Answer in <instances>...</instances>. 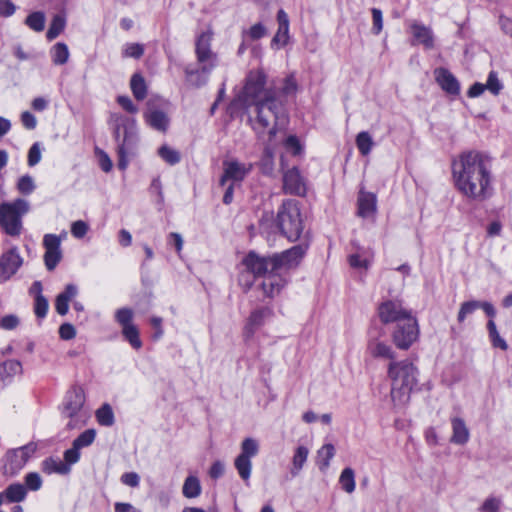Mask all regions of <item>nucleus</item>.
<instances>
[{
    "label": "nucleus",
    "instance_id": "obj_1",
    "mask_svg": "<svg viewBox=\"0 0 512 512\" xmlns=\"http://www.w3.org/2000/svg\"><path fill=\"white\" fill-rule=\"evenodd\" d=\"M452 173L456 188L466 197L483 201L491 195L490 159L479 151L463 152L453 161Z\"/></svg>",
    "mask_w": 512,
    "mask_h": 512
},
{
    "label": "nucleus",
    "instance_id": "obj_2",
    "mask_svg": "<svg viewBox=\"0 0 512 512\" xmlns=\"http://www.w3.org/2000/svg\"><path fill=\"white\" fill-rule=\"evenodd\" d=\"M255 121L253 124L254 131L260 135L265 131L268 132V143L264 149V161L272 164L274 157L273 146L274 137L285 130L288 123V115L283 104L275 97L254 105Z\"/></svg>",
    "mask_w": 512,
    "mask_h": 512
},
{
    "label": "nucleus",
    "instance_id": "obj_3",
    "mask_svg": "<svg viewBox=\"0 0 512 512\" xmlns=\"http://www.w3.org/2000/svg\"><path fill=\"white\" fill-rule=\"evenodd\" d=\"M213 33L202 32L196 39L195 54L198 67L188 65L185 68L187 81L194 87H201L208 82L212 70L218 65V55L211 49Z\"/></svg>",
    "mask_w": 512,
    "mask_h": 512
},
{
    "label": "nucleus",
    "instance_id": "obj_4",
    "mask_svg": "<svg viewBox=\"0 0 512 512\" xmlns=\"http://www.w3.org/2000/svg\"><path fill=\"white\" fill-rule=\"evenodd\" d=\"M417 368L408 360L391 361L388 377L391 380V399L395 406L402 407L410 400V394L417 384Z\"/></svg>",
    "mask_w": 512,
    "mask_h": 512
},
{
    "label": "nucleus",
    "instance_id": "obj_5",
    "mask_svg": "<svg viewBox=\"0 0 512 512\" xmlns=\"http://www.w3.org/2000/svg\"><path fill=\"white\" fill-rule=\"evenodd\" d=\"M109 121L113 125V137L117 144L118 168L125 170L128 156L133 153L138 142L136 121L117 113L111 114Z\"/></svg>",
    "mask_w": 512,
    "mask_h": 512
},
{
    "label": "nucleus",
    "instance_id": "obj_6",
    "mask_svg": "<svg viewBox=\"0 0 512 512\" xmlns=\"http://www.w3.org/2000/svg\"><path fill=\"white\" fill-rule=\"evenodd\" d=\"M30 211V204L23 198L0 204V228L8 236L17 238L23 231V217Z\"/></svg>",
    "mask_w": 512,
    "mask_h": 512
},
{
    "label": "nucleus",
    "instance_id": "obj_7",
    "mask_svg": "<svg viewBox=\"0 0 512 512\" xmlns=\"http://www.w3.org/2000/svg\"><path fill=\"white\" fill-rule=\"evenodd\" d=\"M276 96L272 87H266V75L261 70L250 71L242 91L241 99L248 108Z\"/></svg>",
    "mask_w": 512,
    "mask_h": 512
},
{
    "label": "nucleus",
    "instance_id": "obj_8",
    "mask_svg": "<svg viewBox=\"0 0 512 512\" xmlns=\"http://www.w3.org/2000/svg\"><path fill=\"white\" fill-rule=\"evenodd\" d=\"M277 225L282 234L291 241H296L303 230L300 208L294 200H286L277 213Z\"/></svg>",
    "mask_w": 512,
    "mask_h": 512
},
{
    "label": "nucleus",
    "instance_id": "obj_9",
    "mask_svg": "<svg viewBox=\"0 0 512 512\" xmlns=\"http://www.w3.org/2000/svg\"><path fill=\"white\" fill-rule=\"evenodd\" d=\"M241 263L245 271L239 276V284L246 290H249L253 285V281L248 278L246 273L252 274L253 278H257L265 277L270 272H276L273 255L261 256L254 251H250Z\"/></svg>",
    "mask_w": 512,
    "mask_h": 512
},
{
    "label": "nucleus",
    "instance_id": "obj_10",
    "mask_svg": "<svg viewBox=\"0 0 512 512\" xmlns=\"http://www.w3.org/2000/svg\"><path fill=\"white\" fill-rule=\"evenodd\" d=\"M85 394L79 386L72 387L66 394L62 407V415L69 418L67 427L74 429L85 424L88 412L84 408Z\"/></svg>",
    "mask_w": 512,
    "mask_h": 512
},
{
    "label": "nucleus",
    "instance_id": "obj_11",
    "mask_svg": "<svg viewBox=\"0 0 512 512\" xmlns=\"http://www.w3.org/2000/svg\"><path fill=\"white\" fill-rule=\"evenodd\" d=\"M259 453V443L256 439L247 437L241 443V452L234 460L239 477L249 485L252 472V458Z\"/></svg>",
    "mask_w": 512,
    "mask_h": 512
},
{
    "label": "nucleus",
    "instance_id": "obj_12",
    "mask_svg": "<svg viewBox=\"0 0 512 512\" xmlns=\"http://www.w3.org/2000/svg\"><path fill=\"white\" fill-rule=\"evenodd\" d=\"M419 337V326L417 319L410 315L395 324L392 332L394 344L402 350H407Z\"/></svg>",
    "mask_w": 512,
    "mask_h": 512
},
{
    "label": "nucleus",
    "instance_id": "obj_13",
    "mask_svg": "<svg viewBox=\"0 0 512 512\" xmlns=\"http://www.w3.org/2000/svg\"><path fill=\"white\" fill-rule=\"evenodd\" d=\"M377 314L383 324H396L412 315V312L403 305L401 300L387 299L379 304Z\"/></svg>",
    "mask_w": 512,
    "mask_h": 512
},
{
    "label": "nucleus",
    "instance_id": "obj_14",
    "mask_svg": "<svg viewBox=\"0 0 512 512\" xmlns=\"http://www.w3.org/2000/svg\"><path fill=\"white\" fill-rule=\"evenodd\" d=\"M307 248L306 244H299L281 253L273 254L276 271L296 268L305 256Z\"/></svg>",
    "mask_w": 512,
    "mask_h": 512
},
{
    "label": "nucleus",
    "instance_id": "obj_15",
    "mask_svg": "<svg viewBox=\"0 0 512 512\" xmlns=\"http://www.w3.org/2000/svg\"><path fill=\"white\" fill-rule=\"evenodd\" d=\"M34 449L25 445L16 449L8 450L3 458V472L6 475H14L26 464L30 453Z\"/></svg>",
    "mask_w": 512,
    "mask_h": 512
},
{
    "label": "nucleus",
    "instance_id": "obj_16",
    "mask_svg": "<svg viewBox=\"0 0 512 512\" xmlns=\"http://www.w3.org/2000/svg\"><path fill=\"white\" fill-rule=\"evenodd\" d=\"M252 164L241 163L236 159L225 160L223 162V174L220 178V185L225 186L227 182L236 183L242 182L246 176L251 172Z\"/></svg>",
    "mask_w": 512,
    "mask_h": 512
},
{
    "label": "nucleus",
    "instance_id": "obj_17",
    "mask_svg": "<svg viewBox=\"0 0 512 512\" xmlns=\"http://www.w3.org/2000/svg\"><path fill=\"white\" fill-rule=\"evenodd\" d=\"M23 264L18 248L12 247L0 256V283L8 281Z\"/></svg>",
    "mask_w": 512,
    "mask_h": 512
},
{
    "label": "nucleus",
    "instance_id": "obj_18",
    "mask_svg": "<svg viewBox=\"0 0 512 512\" xmlns=\"http://www.w3.org/2000/svg\"><path fill=\"white\" fill-rule=\"evenodd\" d=\"M43 246L45 266L47 270L52 271L62 259L61 239L55 234H46L43 237Z\"/></svg>",
    "mask_w": 512,
    "mask_h": 512
},
{
    "label": "nucleus",
    "instance_id": "obj_19",
    "mask_svg": "<svg viewBox=\"0 0 512 512\" xmlns=\"http://www.w3.org/2000/svg\"><path fill=\"white\" fill-rule=\"evenodd\" d=\"M283 189L287 194L299 196L306 192L305 183L297 168L293 167L284 173Z\"/></svg>",
    "mask_w": 512,
    "mask_h": 512
},
{
    "label": "nucleus",
    "instance_id": "obj_20",
    "mask_svg": "<svg viewBox=\"0 0 512 512\" xmlns=\"http://www.w3.org/2000/svg\"><path fill=\"white\" fill-rule=\"evenodd\" d=\"M281 271L270 272L261 283V290L268 298H274L287 284V280L281 275Z\"/></svg>",
    "mask_w": 512,
    "mask_h": 512
},
{
    "label": "nucleus",
    "instance_id": "obj_21",
    "mask_svg": "<svg viewBox=\"0 0 512 512\" xmlns=\"http://www.w3.org/2000/svg\"><path fill=\"white\" fill-rule=\"evenodd\" d=\"M413 40L412 45H423L425 49H432L434 47V35L431 28L414 22L410 25Z\"/></svg>",
    "mask_w": 512,
    "mask_h": 512
},
{
    "label": "nucleus",
    "instance_id": "obj_22",
    "mask_svg": "<svg viewBox=\"0 0 512 512\" xmlns=\"http://www.w3.org/2000/svg\"><path fill=\"white\" fill-rule=\"evenodd\" d=\"M278 29L274 37L272 38V47H284L289 41V18L287 13L280 9L277 13Z\"/></svg>",
    "mask_w": 512,
    "mask_h": 512
},
{
    "label": "nucleus",
    "instance_id": "obj_23",
    "mask_svg": "<svg viewBox=\"0 0 512 512\" xmlns=\"http://www.w3.org/2000/svg\"><path fill=\"white\" fill-rule=\"evenodd\" d=\"M272 310L268 307H263L254 310L248 318L244 328V335L246 338L253 336L256 329L263 325L264 320L271 316Z\"/></svg>",
    "mask_w": 512,
    "mask_h": 512
},
{
    "label": "nucleus",
    "instance_id": "obj_24",
    "mask_svg": "<svg viewBox=\"0 0 512 512\" xmlns=\"http://www.w3.org/2000/svg\"><path fill=\"white\" fill-rule=\"evenodd\" d=\"M22 373V365L18 360L10 359L0 363V391L4 389L17 374Z\"/></svg>",
    "mask_w": 512,
    "mask_h": 512
},
{
    "label": "nucleus",
    "instance_id": "obj_25",
    "mask_svg": "<svg viewBox=\"0 0 512 512\" xmlns=\"http://www.w3.org/2000/svg\"><path fill=\"white\" fill-rule=\"evenodd\" d=\"M436 80L441 88L451 95H458L460 85L458 80L447 69L440 68L435 71Z\"/></svg>",
    "mask_w": 512,
    "mask_h": 512
},
{
    "label": "nucleus",
    "instance_id": "obj_26",
    "mask_svg": "<svg viewBox=\"0 0 512 512\" xmlns=\"http://www.w3.org/2000/svg\"><path fill=\"white\" fill-rule=\"evenodd\" d=\"M144 119L151 128L157 131L165 132L168 129L169 118L163 111L149 109L144 113Z\"/></svg>",
    "mask_w": 512,
    "mask_h": 512
},
{
    "label": "nucleus",
    "instance_id": "obj_27",
    "mask_svg": "<svg viewBox=\"0 0 512 512\" xmlns=\"http://www.w3.org/2000/svg\"><path fill=\"white\" fill-rule=\"evenodd\" d=\"M367 350L374 358H382L392 361L395 358L392 347L377 338H373L368 341Z\"/></svg>",
    "mask_w": 512,
    "mask_h": 512
},
{
    "label": "nucleus",
    "instance_id": "obj_28",
    "mask_svg": "<svg viewBox=\"0 0 512 512\" xmlns=\"http://www.w3.org/2000/svg\"><path fill=\"white\" fill-rule=\"evenodd\" d=\"M452 425V436L450 441L457 445H464L468 442L470 437L469 429L467 428L465 421L459 417H453L451 419Z\"/></svg>",
    "mask_w": 512,
    "mask_h": 512
},
{
    "label": "nucleus",
    "instance_id": "obj_29",
    "mask_svg": "<svg viewBox=\"0 0 512 512\" xmlns=\"http://www.w3.org/2000/svg\"><path fill=\"white\" fill-rule=\"evenodd\" d=\"M77 287L73 284H68L65 290L58 294L55 300L56 312L64 316L67 314L69 309V302L77 295Z\"/></svg>",
    "mask_w": 512,
    "mask_h": 512
},
{
    "label": "nucleus",
    "instance_id": "obj_30",
    "mask_svg": "<svg viewBox=\"0 0 512 512\" xmlns=\"http://www.w3.org/2000/svg\"><path fill=\"white\" fill-rule=\"evenodd\" d=\"M358 214L368 217L376 211V195L370 192L360 191L358 196Z\"/></svg>",
    "mask_w": 512,
    "mask_h": 512
},
{
    "label": "nucleus",
    "instance_id": "obj_31",
    "mask_svg": "<svg viewBox=\"0 0 512 512\" xmlns=\"http://www.w3.org/2000/svg\"><path fill=\"white\" fill-rule=\"evenodd\" d=\"M4 496L9 503H19L25 500L27 490L23 484H10L4 491Z\"/></svg>",
    "mask_w": 512,
    "mask_h": 512
},
{
    "label": "nucleus",
    "instance_id": "obj_32",
    "mask_svg": "<svg viewBox=\"0 0 512 512\" xmlns=\"http://www.w3.org/2000/svg\"><path fill=\"white\" fill-rule=\"evenodd\" d=\"M309 450L305 446H299L296 448L292 458V468L290 473L293 477L297 476L302 470L305 462L307 461Z\"/></svg>",
    "mask_w": 512,
    "mask_h": 512
},
{
    "label": "nucleus",
    "instance_id": "obj_33",
    "mask_svg": "<svg viewBox=\"0 0 512 512\" xmlns=\"http://www.w3.org/2000/svg\"><path fill=\"white\" fill-rule=\"evenodd\" d=\"M42 470L47 474H68L70 472V466L64 463L62 460L48 458L42 463Z\"/></svg>",
    "mask_w": 512,
    "mask_h": 512
},
{
    "label": "nucleus",
    "instance_id": "obj_34",
    "mask_svg": "<svg viewBox=\"0 0 512 512\" xmlns=\"http://www.w3.org/2000/svg\"><path fill=\"white\" fill-rule=\"evenodd\" d=\"M52 62L55 65H63L69 59L68 46L63 42H58L50 50Z\"/></svg>",
    "mask_w": 512,
    "mask_h": 512
},
{
    "label": "nucleus",
    "instance_id": "obj_35",
    "mask_svg": "<svg viewBox=\"0 0 512 512\" xmlns=\"http://www.w3.org/2000/svg\"><path fill=\"white\" fill-rule=\"evenodd\" d=\"M130 88L133 96L141 101L145 99L147 95V85L145 79L140 74H134L130 80Z\"/></svg>",
    "mask_w": 512,
    "mask_h": 512
},
{
    "label": "nucleus",
    "instance_id": "obj_36",
    "mask_svg": "<svg viewBox=\"0 0 512 512\" xmlns=\"http://www.w3.org/2000/svg\"><path fill=\"white\" fill-rule=\"evenodd\" d=\"M182 492L186 498L198 497L201 493L199 479L195 476L187 477L184 481Z\"/></svg>",
    "mask_w": 512,
    "mask_h": 512
},
{
    "label": "nucleus",
    "instance_id": "obj_37",
    "mask_svg": "<svg viewBox=\"0 0 512 512\" xmlns=\"http://www.w3.org/2000/svg\"><path fill=\"white\" fill-rule=\"evenodd\" d=\"M66 26V19L63 15L57 14L53 17L49 29L46 33V37L48 40H53L57 38L64 30Z\"/></svg>",
    "mask_w": 512,
    "mask_h": 512
},
{
    "label": "nucleus",
    "instance_id": "obj_38",
    "mask_svg": "<svg viewBox=\"0 0 512 512\" xmlns=\"http://www.w3.org/2000/svg\"><path fill=\"white\" fill-rule=\"evenodd\" d=\"M487 330L489 334L490 341L494 348H499L503 351L508 349L507 342L500 336L496 324L493 320H489L487 323Z\"/></svg>",
    "mask_w": 512,
    "mask_h": 512
},
{
    "label": "nucleus",
    "instance_id": "obj_39",
    "mask_svg": "<svg viewBox=\"0 0 512 512\" xmlns=\"http://www.w3.org/2000/svg\"><path fill=\"white\" fill-rule=\"evenodd\" d=\"M335 455V447L334 445L328 443L323 445L317 452V457L319 460V468L321 470H325L330 465V460Z\"/></svg>",
    "mask_w": 512,
    "mask_h": 512
},
{
    "label": "nucleus",
    "instance_id": "obj_40",
    "mask_svg": "<svg viewBox=\"0 0 512 512\" xmlns=\"http://www.w3.org/2000/svg\"><path fill=\"white\" fill-rule=\"evenodd\" d=\"M373 145V139L368 132L362 131L357 134L356 146L363 156H367L371 152Z\"/></svg>",
    "mask_w": 512,
    "mask_h": 512
},
{
    "label": "nucleus",
    "instance_id": "obj_41",
    "mask_svg": "<svg viewBox=\"0 0 512 512\" xmlns=\"http://www.w3.org/2000/svg\"><path fill=\"white\" fill-rule=\"evenodd\" d=\"M339 483L342 489L347 493H352L355 490V474L352 468H345L340 475Z\"/></svg>",
    "mask_w": 512,
    "mask_h": 512
},
{
    "label": "nucleus",
    "instance_id": "obj_42",
    "mask_svg": "<svg viewBox=\"0 0 512 512\" xmlns=\"http://www.w3.org/2000/svg\"><path fill=\"white\" fill-rule=\"evenodd\" d=\"M25 24L36 32H41L45 27V15L43 12L37 11L29 14L25 19Z\"/></svg>",
    "mask_w": 512,
    "mask_h": 512
},
{
    "label": "nucleus",
    "instance_id": "obj_43",
    "mask_svg": "<svg viewBox=\"0 0 512 512\" xmlns=\"http://www.w3.org/2000/svg\"><path fill=\"white\" fill-rule=\"evenodd\" d=\"M158 154L166 163L170 165H175L181 160L180 153L167 145H162L158 150Z\"/></svg>",
    "mask_w": 512,
    "mask_h": 512
},
{
    "label": "nucleus",
    "instance_id": "obj_44",
    "mask_svg": "<svg viewBox=\"0 0 512 512\" xmlns=\"http://www.w3.org/2000/svg\"><path fill=\"white\" fill-rule=\"evenodd\" d=\"M96 418L100 425L111 426L114 423V414L109 404H104L96 411Z\"/></svg>",
    "mask_w": 512,
    "mask_h": 512
},
{
    "label": "nucleus",
    "instance_id": "obj_45",
    "mask_svg": "<svg viewBox=\"0 0 512 512\" xmlns=\"http://www.w3.org/2000/svg\"><path fill=\"white\" fill-rule=\"evenodd\" d=\"M122 334L133 348L140 349L142 347L139 331L135 325L122 328Z\"/></svg>",
    "mask_w": 512,
    "mask_h": 512
},
{
    "label": "nucleus",
    "instance_id": "obj_46",
    "mask_svg": "<svg viewBox=\"0 0 512 512\" xmlns=\"http://www.w3.org/2000/svg\"><path fill=\"white\" fill-rule=\"evenodd\" d=\"M16 188L20 194L30 195L36 188L35 181L32 176L23 175L18 179Z\"/></svg>",
    "mask_w": 512,
    "mask_h": 512
},
{
    "label": "nucleus",
    "instance_id": "obj_47",
    "mask_svg": "<svg viewBox=\"0 0 512 512\" xmlns=\"http://www.w3.org/2000/svg\"><path fill=\"white\" fill-rule=\"evenodd\" d=\"M95 436L96 432L94 429H87L73 441V444L79 449L87 447L93 443Z\"/></svg>",
    "mask_w": 512,
    "mask_h": 512
},
{
    "label": "nucleus",
    "instance_id": "obj_48",
    "mask_svg": "<svg viewBox=\"0 0 512 512\" xmlns=\"http://www.w3.org/2000/svg\"><path fill=\"white\" fill-rule=\"evenodd\" d=\"M134 313L130 308H120L115 313V320L121 325L122 328L134 325L132 323Z\"/></svg>",
    "mask_w": 512,
    "mask_h": 512
},
{
    "label": "nucleus",
    "instance_id": "obj_49",
    "mask_svg": "<svg viewBox=\"0 0 512 512\" xmlns=\"http://www.w3.org/2000/svg\"><path fill=\"white\" fill-rule=\"evenodd\" d=\"M480 308V301H467L461 304L460 310L457 315V320L463 322L468 315H471Z\"/></svg>",
    "mask_w": 512,
    "mask_h": 512
},
{
    "label": "nucleus",
    "instance_id": "obj_50",
    "mask_svg": "<svg viewBox=\"0 0 512 512\" xmlns=\"http://www.w3.org/2000/svg\"><path fill=\"white\" fill-rule=\"evenodd\" d=\"M242 34L244 37L252 41H255L264 37L267 34V29L263 24L256 23L253 26H251L248 30H244Z\"/></svg>",
    "mask_w": 512,
    "mask_h": 512
},
{
    "label": "nucleus",
    "instance_id": "obj_51",
    "mask_svg": "<svg viewBox=\"0 0 512 512\" xmlns=\"http://www.w3.org/2000/svg\"><path fill=\"white\" fill-rule=\"evenodd\" d=\"M486 90L491 92L493 95H498L503 89V84L498 78V74L495 71H491L488 75L487 82L485 83Z\"/></svg>",
    "mask_w": 512,
    "mask_h": 512
},
{
    "label": "nucleus",
    "instance_id": "obj_52",
    "mask_svg": "<svg viewBox=\"0 0 512 512\" xmlns=\"http://www.w3.org/2000/svg\"><path fill=\"white\" fill-rule=\"evenodd\" d=\"M26 490L38 491L42 487V478L37 472H29L24 478Z\"/></svg>",
    "mask_w": 512,
    "mask_h": 512
},
{
    "label": "nucleus",
    "instance_id": "obj_53",
    "mask_svg": "<svg viewBox=\"0 0 512 512\" xmlns=\"http://www.w3.org/2000/svg\"><path fill=\"white\" fill-rule=\"evenodd\" d=\"M48 301L47 299L42 295H36L35 297V303H34V312L35 315L38 318H44L48 312Z\"/></svg>",
    "mask_w": 512,
    "mask_h": 512
},
{
    "label": "nucleus",
    "instance_id": "obj_54",
    "mask_svg": "<svg viewBox=\"0 0 512 512\" xmlns=\"http://www.w3.org/2000/svg\"><path fill=\"white\" fill-rule=\"evenodd\" d=\"M144 54V47L138 43L127 44L123 49L124 57L140 58Z\"/></svg>",
    "mask_w": 512,
    "mask_h": 512
},
{
    "label": "nucleus",
    "instance_id": "obj_55",
    "mask_svg": "<svg viewBox=\"0 0 512 512\" xmlns=\"http://www.w3.org/2000/svg\"><path fill=\"white\" fill-rule=\"evenodd\" d=\"M41 161V147L39 142H35L28 151L27 163L30 167L37 165Z\"/></svg>",
    "mask_w": 512,
    "mask_h": 512
},
{
    "label": "nucleus",
    "instance_id": "obj_56",
    "mask_svg": "<svg viewBox=\"0 0 512 512\" xmlns=\"http://www.w3.org/2000/svg\"><path fill=\"white\" fill-rule=\"evenodd\" d=\"M371 13L373 21L372 33L378 35L383 29V14L378 8H372Z\"/></svg>",
    "mask_w": 512,
    "mask_h": 512
},
{
    "label": "nucleus",
    "instance_id": "obj_57",
    "mask_svg": "<svg viewBox=\"0 0 512 512\" xmlns=\"http://www.w3.org/2000/svg\"><path fill=\"white\" fill-rule=\"evenodd\" d=\"M283 145L287 151H290L293 155H298L301 152V145L298 138L295 135H290L283 140Z\"/></svg>",
    "mask_w": 512,
    "mask_h": 512
},
{
    "label": "nucleus",
    "instance_id": "obj_58",
    "mask_svg": "<svg viewBox=\"0 0 512 512\" xmlns=\"http://www.w3.org/2000/svg\"><path fill=\"white\" fill-rule=\"evenodd\" d=\"M501 500L496 497H488L479 508L481 512H499Z\"/></svg>",
    "mask_w": 512,
    "mask_h": 512
},
{
    "label": "nucleus",
    "instance_id": "obj_59",
    "mask_svg": "<svg viewBox=\"0 0 512 512\" xmlns=\"http://www.w3.org/2000/svg\"><path fill=\"white\" fill-rule=\"evenodd\" d=\"M88 225L82 220H78L72 223L71 233L76 238H83L88 232Z\"/></svg>",
    "mask_w": 512,
    "mask_h": 512
},
{
    "label": "nucleus",
    "instance_id": "obj_60",
    "mask_svg": "<svg viewBox=\"0 0 512 512\" xmlns=\"http://www.w3.org/2000/svg\"><path fill=\"white\" fill-rule=\"evenodd\" d=\"M19 325V319L16 315L10 314L1 318L0 327L5 330H13Z\"/></svg>",
    "mask_w": 512,
    "mask_h": 512
},
{
    "label": "nucleus",
    "instance_id": "obj_61",
    "mask_svg": "<svg viewBox=\"0 0 512 512\" xmlns=\"http://www.w3.org/2000/svg\"><path fill=\"white\" fill-rule=\"evenodd\" d=\"M60 338L63 340H70L76 336V330L70 323H64L59 328Z\"/></svg>",
    "mask_w": 512,
    "mask_h": 512
},
{
    "label": "nucleus",
    "instance_id": "obj_62",
    "mask_svg": "<svg viewBox=\"0 0 512 512\" xmlns=\"http://www.w3.org/2000/svg\"><path fill=\"white\" fill-rule=\"evenodd\" d=\"M16 11V6L10 0H0V16L10 17Z\"/></svg>",
    "mask_w": 512,
    "mask_h": 512
},
{
    "label": "nucleus",
    "instance_id": "obj_63",
    "mask_svg": "<svg viewBox=\"0 0 512 512\" xmlns=\"http://www.w3.org/2000/svg\"><path fill=\"white\" fill-rule=\"evenodd\" d=\"M79 448H76V446H74V444L72 445V448L68 449L65 451L64 453V459H65V462L67 465H71V464H74L76 462H78L79 458H80V452H79Z\"/></svg>",
    "mask_w": 512,
    "mask_h": 512
},
{
    "label": "nucleus",
    "instance_id": "obj_64",
    "mask_svg": "<svg viewBox=\"0 0 512 512\" xmlns=\"http://www.w3.org/2000/svg\"><path fill=\"white\" fill-rule=\"evenodd\" d=\"M121 482L129 487H137L140 482V477L135 472H127L121 476Z\"/></svg>",
    "mask_w": 512,
    "mask_h": 512
}]
</instances>
